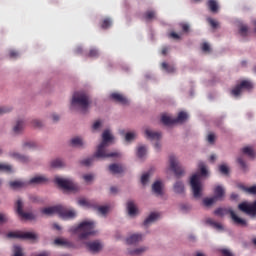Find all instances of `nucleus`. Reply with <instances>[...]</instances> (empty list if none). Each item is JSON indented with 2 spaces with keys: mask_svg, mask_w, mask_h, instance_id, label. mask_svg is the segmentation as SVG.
<instances>
[{
  "mask_svg": "<svg viewBox=\"0 0 256 256\" xmlns=\"http://www.w3.org/2000/svg\"><path fill=\"white\" fill-rule=\"evenodd\" d=\"M68 231L71 235H77L80 241L89 239V237L99 233L97 231V221L89 218L80 221L77 225L71 226Z\"/></svg>",
  "mask_w": 256,
  "mask_h": 256,
  "instance_id": "f257e3e1",
  "label": "nucleus"
},
{
  "mask_svg": "<svg viewBox=\"0 0 256 256\" xmlns=\"http://www.w3.org/2000/svg\"><path fill=\"white\" fill-rule=\"evenodd\" d=\"M200 173H195L190 177V187L192 189L193 197L201 199L203 197V183L201 177H209V169L203 162L198 164Z\"/></svg>",
  "mask_w": 256,
  "mask_h": 256,
  "instance_id": "f03ea898",
  "label": "nucleus"
},
{
  "mask_svg": "<svg viewBox=\"0 0 256 256\" xmlns=\"http://www.w3.org/2000/svg\"><path fill=\"white\" fill-rule=\"evenodd\" d=\"M91 105V100L86 92L78 91L75 92L70 101L69 109L70 111H80V113H85Z\"/></svg>",
  "mask_w": 256,
  "mask_h": 256,
  "instance_id": "7ed1b4c3",
  "label": "nucleus"
},
{
  "mask_svg": "<svg viewBox=\"0 0 256 256\" xmlns=\"http://www.w3.org/2000/svg\"><path fill=\"white\" fill-rule=\"evenodd\" d=\"M54 181L58 187H61L65 191H69L70 193L81 192V185L75 182L73 178L56 176Z\"/></svg>",
  "mask_w": 256,
  "mask_h": 256,
  "instance_id": "20e7f679",
  "label": "nucleus"
},
{
  "mask_svg": "<svg viewBox=\"0 0 256 256\" xmlns=\"http://www.w3.org/2000/svg\"><path fill=\"white\" fill-rule=\"evenodd\" d=\"M109 146H106L105 144H98L96 147V150L94 152V157L96 160H103V159H109V157H121V152L119 151H109L107 148Z\"/></svg>",
  "mask_w": 256,
  "mask_h": 256,
  "instance_id": "39448f33",
  "label": "nucleus"
},
{
  "mask_svg": "<svg viewBox=\"0 0 256 256\" xmlns=\"http://www.w3.org/2000/svg\"><path fill=\"white\" fill-rule=\"evenodd\" d=\"M8 239H28V241H37L39 235L34 231H15L7 234Z\"/></svg>",
  "mask_w": 256,
  "mask_h": 256,
  "instance_id": "423d86ee",
  "label": "nucleus"
},
{
  "mask_svg": "<svg viewBox=\"0 0 256 256\" xmlns=\"http://www.w3.org/2000/svg\"><path fill=\"white\" fill-rule=\"evenodd\" d=\"M254 85L253 82L249 80H243L240 82V84L236 85L235 88L232 89L231 95L232 97H241L245 91H251L253 89Z\"/></svg>",
  "mask_w": 256,
  "mask_h": 256,
  "instance_id": "0eeeda50",
  "label": "nucleus"
},
{
  "mask_svg": "<svg viewBox=\"0 0 256 256\" xmlns=\"http://www.w3.org/2000/svg\"><path fill=\"white\" fill-rule=\"evenodd\" d=\"M168 161H169L171 171H173V173L177 177H179V176L183 175V173H185L183 166H181V162H179V156H177L175 154H171L168 158Z\"/></svg>",
  "mask_w": 256,
  "mask_h": 256,
  "instance_id": "6e6552de",
  "label": "nucleus"
},
{
  "mask_svg": "<svg viewBox=\"0 0 256 256\" xmlns=\"http://www.w3.org/2000/svg\"><path fill=\"white\" fill-rule=\"evenodd\" d=\"M144 241H145V233L143 232L130 233L124 239L125 245H139V243H143Z\"/></svg>",
  "mask_w": 256,
  "mask_h": 256,
  "instance_id": "1a4fd4ad",
  "label": "nucleus"
},
{
  "mask_svg": "<svg viewBox=\"0 0 256 256\" xmlns=\"http://www.w3.org/2000/svg\"><path fill=\"white\" fill-rule=\"evenodd\" d=\"M149 251V246L147 245H138L135 247H127L124 250V255L126 256H142Z\"/></svg>",
  "mask_w": 256,
  "mask_h": 256,
  "instance_id": "9d476101",
  "label": "nucleus"
},
{
  "mask_svg": "<svg viewBox=\"0 0 256 256\" xmlns=\"http://www.w3.org/2000/svg\"><path fill=\"white\" fill-rule=\"evenodd\" d=\"M16 211L20 219H23L24 221H33V219H35V215L33 213L23 211V200L21 199L16 201Z\"/></svg>",
  "mask_w": 256,
  "mask_h": 256,
  "instance_id": "9b49d317",
  "label": "nucleus"
},
{
  "mask_svg": "<svg viewBox=\"0 0 256 256\" xmlns=\"http://www.w3.org/2000/svg\"><path fill=\"white\" fill-rule=\"evenodd\" d=\"M238 209L240 211H243V213H246V215H250V217H255L256 215V201L249 203V202H243L238 205Z\"/></svg>",
  "mask_w": 256,
  "mask_h": 256,
  "instance_id": "f8f14e48",
  "label": "nucleus"
},
{
  "mask_svg": "<svg viewBox=\"0 0 256 256\" xmlns=\"http://www.w3.org/2000/svg\"><path fill=\"white\" fill-rule=\"evenodd\" d=\"M147 153H149V147L145 144H139L136 147L135 155L138 161H145L147 159Z\"/></svg>",
  "mask_w": 256,
  "mask_h": 256,
  "instance_id": "ddd939ff",
  "label": "nucleus"
},
{
  "mask_svg": "<svg viewBox=\"0 0 256 256\" xmlns=\"http://www.w3.org/2000/svg\"><path fill=\"white\" fill-rule=\"evenodd\" d=\"M126 211L129 217H131L132 219L139 215V208L137 207V204L133 200H128L126 202Z\"/></svg>",
  "mask_w": 256,
  "mask_h": 256,
  "instance_id": "4468645a",
  "label": "nucleus"
},
{
  "mask_svg": "<svg viewBox=\"0 0 256 256\" xmlns=\"http://www.w3.org/2000/svg\"><path fill=\"white\" fill-rule=\"evenodd\" d=\"M85 246L91 253H99V251L103 250V242L99 240L85 242Z\"/></svg>",
  "mask_w": 256,
  "mask_h": 256,
  "instance_id": "2eb2a0df",
  "label": "nucleus"
},
{
  "mask_svg": "<svg viewBox=\"0 0 256 256\" xmlns=\"http://www.w3.org/2000/svg\"><path fill=\"white\" fill-rule=\"evenodd\" d=\"M70 147H76V149H85L87 142L81 136H74L69 140Z\"/></svg>",
  "mask_w": 256,
  "mask_h": 256,
  "instance_id": "dca6fc26",
  "label": "nucleus"
},
{
  "mask_svg": "<svg viewBox=\"0 0 256 256\" xmlns=\"http://www.w3.org/2000/svg\"><path fill=\"white\" fill-rule=\"evenodd\" d=\"M152 193L156 197H163L165 193V184H163V181L157 180L152 184Z\"/></svg>",
  "mask_w": 256,
  "mask_h": 256,
  "instance_id": "f3484780",
  "label": "nucleus"
},
{
  "mask_svg": "<svg viewBox=\"0 0 256 256\" xmlns=\"http://www.w3.org/2000/svg\"><path fill=\"white\" fill-rule=\"evenodd\" d=\"M144 135L146 139H149L150 141H161L163 137L161 132L151 130V128H145Z\"/></svg>",
  "mask_w": 256,
  "mask_h": 256,
  "instance_id": "a211bd4d",
  "label": "nucleus"
},
{
  "mask_svg": "<svg viewBox=\"0 0 256 256\" xmlns=\"http://www.w3.org/2000/svg\"><path fill=\"white\" fill-rule=\"evenodd\" d=\"M114 141L115 136L113 135V132H111V130L109 129L104 130V132L102 133V142H100V144L109 147L111 143H114Z\"/></svg>",
  "mask_w": 256,
  "mask_h": 256,
  "instance_id": "6ab92c4d",
  "label": "nucleus"
},
{
  "mask_svg": "<svg viewBox=\"0 0 256 256\" xmlns=\"http://www.w3.org/2000/svg\"><path fill=\"white\" fill-rule=\"evenodd\" d=\"M60 217L62 219H75L77 217V210L73 208L65 209L61 206Z\"/></svg>",
  "mask_w": 256,
  "mask_h": 256,
  "instance_id": "aec40b11",
  "label": "nucleus"
},
{
  "mask_svg": "<svg viewBox=\"0 0 256 256\" xmlns=\"http://www.w3.org/2000/svg\"><path fill=\"white\" fill-rule=\"evenodd\" d=\"M159 219H161V213L152 212L146 217V219L143 222V225L144 227H150V225H153V223L159 221Z\"/></svg>",
  "mask_w": 256,
  "mask_h": 256,
  "instance_id": "412c9836",
  "label": "nucleus"
},
{
  "mask_svg": "<svg viewBox=\"0 0 256 256\" xmlns=\"http://www.w3.org/2000/svg\"><path fill=\"white\" fill-rule=\"evenodd\" d=\"M49 181V178L45 175H35L29 179L28 185H43Z\"/></svg>",
  "mask_w": 256,
  "mask_h": 256,
  "instance_id": "4be33fe9",
  "label": "nucleus"
},
{
  "mask_svg": "<svg viewBox=\"0 0 256 256\" xmlns=\"http://www.w3.org/2000/svg\"><path fill=\"white\" fill-rule=\"evenodd\" d=\"M41 213L43 215H47V216H51V215H59L61 213V205H57V206H50V207H46V208H42L41 209Z\"/></svg>",
  "mask_w": 256,
  "mask_h": 256,
  "instance_id": "5701e85b",
  "label": "nucleus"
},
{
  "mask_svg": "<svg viewBox=\"0 0 256 256\" xmlns=\"http://www.w3.org/2000/svg\"><path fill=\"white\" fill-rule=\"evenodd\" d=\"M8 185L12 191H20V189H25V187H27L28 182L23 180H12L8 183Z\"/></svg>",
  "mask_w": 256,
  "mask_h": 256,
  "instance_id": "b1692460",
  "label": "nucleus"
},
{
  "mask_svg": "<svg viewBox=\"0 0 256 256\" xmlns=\"http://www.w3.org/2000/svg\"><path fill=\"white\" fill-rule=\"evenodd\" d=\"M24 129H25V120L18 119L16 120V122L12 127V133L13 135H21Z\"/></svg>",
  "mask_w": 256,
  "mask_h": 256,
  "instance_id": "393cba45",
  "label": "nucleus"
},
{
  "mask_svg": "<svg viewBox=\"0 0 256 256\" xmlns=\"http://www.w3.org/2000/svg\"><path fill=\"white\" fill-rule=\"evenodd\" d=\"M229 213L234 225H238L239 227H247V220L239 217L233 210H230Z\"/></svg>",
  "mask_w": 256,
  "mask_h": 256,
  "instance_id": "a878e982",
  "label": "nucleus"
},
{
  "mask_svg": "<svg viewBox=\"0 0 256 256\" xmlns=\"http://www.w3.org/2000/svg\"><path fill=\"white\" fill-rule=\"evenodd\" d=\"M172 189L176 195H185V184L181 180L176 181Z\"/></svg>",
  "mask_w": 256,
  "mask_h": 256,
  "instance_id": "bb28decb",
  "label": "nucleus"
},
{
  "mask_svg": "<svg viewBox=\"0 0 256 256\" xmlns=\"http://www.w3.org/2000/svg\"><path fill=\"white\" fill-rule=\"evenodd\" d=\"M111 99L117 101L118 103H121V105H127V103H129V99H127V97H125L123 94L119 92L112 93Z\"/></svg>",
  "mask_w": 256,
  "mask_h": 256,
  "instance_id": "cd10ccee",
  "label": "nucleus"
},
{
  "mask_svg": "<svg viewBox=\"0 0 256 256\" xmlns=\"http://www.w3.org/2000/svg\"><path fill=\"white\" fill-rule=\"evenodd\" d=\"M50 166L54 169H63L67 167V163H65V160L61 158H56L50 162Z\"/></svg>",
  "mask_w": 256,
  "mask_h": 256,
  "instance_id": "c85d7f7f",
  "label": "nucleus"
},
{
  "mask_svg": "<svg viewBox=\"0 0 256 256\" xmlns=\"http://www.w3.org/2000/svg\"><path fill=\"white\" fill-rule=\"evenodd\" d=\"M214 197L221 201L225 197V188L222 185H218L214 188Z\"/></svg>",
  "mask_w": 256,
  "mask_h": 256,
  "instance_id": "c756f323",
  "label": "nucleus"
},
{
  "mask_svg": "<svg viewBox=\"0 0 256 256\" xmlns=\"http://www.w3.org/2000/svg\"><path fill=\"white\" fill-rule=\"evenodd\" d=\"M37 147H38L37 142L33 140H25L22 142V149L33 150V149H37Z\"/></svg>",
  "mask_w": 256,
  "mask_h": 256,
  "instance_id": "7c9ffc66",
  "label": "nucleus"
},
{
  "mask_svg": "<svg viewBox=\"0 0 256 256\" xmlns=\"http://www.w3.org/2000/svg\"><path fill=\"white\" fill-rule=\"evenodd\" d=\"M206 224L213 227V229H216V231H223V225L219 222H215L212 218H207Z\"/></svg>",
  "mask_w": 256,
  "mask_h": 256,
  "instance_id": "2f4dec72",
  "label": "nucleus"
},
{
  "mask_svg": "<svg viewBox=\"0 0 256 256\" xmlns=\"http://www.w3.org/2000/svg\"><path fill=\"white\" fill-rule=\"evenodd\" d=\"M110 173H113L114 175H117L119 173H123V166L121 164H111L109 167H108Z\"/></svg>",
  "mask_w": 256,
  "mask_h": 256,
  "instance_id": "473e14b6",
  "label": "nucleus"
},
{
  "mask_svg": "<svg viewBox=\"0 0 256 256\" xmlns=\"http://www.w3.org/2000/svg\"><path fill=\"white\" fill-rule=\"evenodd\" d=\"M0 172L15 173V168L11 164L0 162Z\"/></svg>",
  "mask_w": 256,
  "mask_h": 256,
  "instance_id": "72a5a7b5",
  "label": "nucleus"
},
{
  "mask_svg": "<svg viewBox=\"0 0 256 256\" xmlns=\"http://www.w3.org/2000/svg\"><path fill=\"white\" fill-rule=\"evenodd\" d=\"M238 189H241V191H244V193H247L248 195H256V186L246 187L243 184H239Z\"/></svg>",
  "mask_w": 256,
  "mask_h": 256,
  "instance_id": "f704fd0d",
  "label": "nucleus"
},
{
  "mask_svg": "<svg viewBox=\"0 0 256 256\" xmlns=\"http://www.w3.org/2000/svg\"><path fill=\"white\" fill-rule=\"evenodd\" d=\"M161 121L164 125H175L176 123L175 118L171 117L168 114H163L161 116Z\"/></svg>",
  "mask_w": 256,
  "mask_h": 256,
  "instance_id": "c9c22d12",
  "label": "nucleus"
},
{
  "mask_svg": "<svg viewBox=\"0 0 256 256\" xmlns=\"http://www.w3.org/2000/svg\"><path fill=\"white\" fill-rule=\"evenodd\" d=\"M101 129H103V121L95 120L91 126L92 133H99V131H101Z\"/></svg>",
  "mask_w": 256,
  "mask_h": 256,
  "instance_id": "e433bc0d",
  "label": "nucleus"
},
{
  "mask_svg": "<svg viewBox=\"0 0 256 256\" xmlns=\"http://www.w3.org/2000/svg\"><path fill=\"white\" fill-rule=\"evenodd\" d=\"M138 137V134L136 131H129L125 134V141L127 143H133Z\"/></svg>",
  "mask_w": 256,
  "mask_h": 256,
  "instance_id": "4c0bfd02",
  "label": "nucleus"
},
{
  "mask_svg": "<svg viewBox=\"0 0 256 256\" xmlns=\"http://www.w3.org/2000/svg\"><path fill=\"white\" fill-rule=\"evenodd\" d=\"M95 161H97V158L93 155L92 157L81 160L80 165H83L84 167H91Z\"/></svg>",
  "mask_w": 256,
  "mask_h": 256,
  "instance_id": "58836bf2",
  "label": "nucleus"
},
{
  "mask_svg": "<svg viewBox=\"0 0 256 256\" xmlns=\"http://www.w3.org/2000/svg\"><path fill=\"white\" fill-rule=\"evenodd\" d=\"M96 211H98L99 215H107V213H109V211H111V206L110 205H102V206H98L96 208Z\"/></svg>",
  "mask_w": 256,
  "mask_h": 256,
  "instance_id": "ea45409f",
  "label": "nucleus"
},
{
  "mask_svg": "<svg viewBox=\"0 0 256 256\" xmlns=\"http://www.w3.org/2000/svg\"><path fill=\"white\" fill-rule=\"evenodd\" d=\"M187 119H189V114H187V112L182 111L178 114V117L175 118V121L176 123H185Z\"/></svg>",
  "mask_w": 256,
  "mask_h": 256,
  "instance_id": "a19ab883",
  "label": "nucleus"
},
{
  "mask_svg": "<svg viewBox=\"0 0 256 256\" xmlns=\"http://www.w3.org/2000/svg\"><path fill=\"white\" fill-rule=\"evenodd\" d=\"M238 29H239V34L242 37H246V35H248V33H249V28L247 27V25H245L241 22L238 24Z\"/></svg>",
  "mask_w": 256,
  "mask_h": 256,
  "instance_id": "79ce46f5",
  "label": "nucleus"
},
{
  "mask_svg": "<svg viewBox=\"0 0 256 256\" xmlns=\"http://www.w3.org/2000/svg\"><path fill=\"white\" fill-rule=\"evenodd\" d=\"M151 179V173L150 172H145L141 176V184L143 187H146V185H149V181Z\"/></svg>",
  "mask_w": 256,
  "mask_h": 256,
  "instance_id": "37998d69",
  "label": "nucleus"
},
{
  "mask_svg": "<svg viewBox=\"0 0 256 256\" xmlns=\"http://www.w3.org/2000/svg\"><path fill=\"white\" fill-rule=\"evenodd\" d=\"M208 7H209L210 11H212V13H217V11L219 9V4L215 0H209Z\"/></svg>",
  "mask_w": 256,
  "mask_h": 256,
  "instance_id": "c03bdc74",
  "label": "nucleus"
},
{
  "mask_svg": "<svg viewBox=\"0 0 256 256\" xmlns=\"http://www.w3.org/2000/svg\"><path fill=\"white\" fill-rule=\"evenodd\" d=\"M12 256H23V248L19 245H14L12 248Z\"/></svg>",
  "mask_w": 256,
  "mask_h": 256,
  "instance_id": "a18cd8bd",
  "label": "nucleus"
},
{
  "mask_svg": "<svg viewBox=\"0 0 256 256\" xmlns=\"http://www.w3.org/2000/svg\"><path fill=\"white\" fill-rule=\"evenodd\" d=\"M242 152L244 153V155H247L248 157H255V151L250 146L242 148Z\"/></svg>",
  "mask_w": 256,
  "mask_h": 256,
  "instance_id": "49530a36",
  "label": "nucleus"
},
{
  "mask_svg": "<svg viewBox=\"0 0 256 256\" xmlns=\"http://www.w3.org/2000/svg\"><path fill=\"white\" fill-rule=\"evenodd\" d=\"M11 111H13V106H0V117L11 113Z\"/></svg>",
  "mask_w": 256,
  "mask_h": 256,
  "instance_id": "de8ad7c7",
  "label": "nucleus"
},
{
  "mask_svg": "<svg viewBox=\"0 0 256 256\" xmlns=\"http://www.w3.org/2000/svg\"><path fill=\"white\" fill-rule=\"evenodd\" d=\"M8 157H10V159H14L15 161H19V158L21 157V153L15 150H11L8 152Z\"/></svg>",
  "mask_w": 256,
  "mask_h": 256,
  "instance_id": "09e8293b",
  "label": "nucleus"
},
{
  "mask_svg": "<svg viewBox=\"0 0 256 256\" xmlns=\"http://www.w3.org/2000/svg\"><path fill=\"white\" fill-rule=\"evenodd\" d=\"M217 199L213 196V197H210V198H205L203 200V204L206 206V207H211V205H213L214 203H217Z\"/></svg>",
  "mask_w": 256,
  "mask_h": 256,
  "instance_id": "8fccbe9b",
  "label": "nucleus"
},
{
  "mask_svg": "<svg viewBox=\"0 0 256 256\" xmlns=\"http://www.w3.org/2000/svg\"><path fill=\"white\" fill-rule=\"evenodd\" d=\"M162 69H163V71H166V73H174L175 66H171L164 62V63H162Z\"/></svg>",
  "mask_w": 256,
  "mask_h": 256,
  "instance_id": "3c124183",
  "label": "nucleus"
},
{
  "mask_svg": "<svg viewBox=\"0 0 256 256\" xmlns=\"http://www.w3.org/2000/svg\"><path fill=\"white\" fill-rule=\"evenodd\" d=\"M82 179H84L85 183H93V181H95V175L94 174H84L82 176Z\"/></svg>",
  "mask_w": 256,
  "mask_h": 256,
  "instance_id": "603ef678",
  "label": "nucleus"
},
{
  "mask_svg": "<svg viewBox=\"0 0 256 256\" xmlns=\"http://www.w3.org/2000/svg\"><path fill=\"white\" fill-rule=\"evenodd\" d=\"M219 171L222 175H229V165L221 164L219 166Z\"/></svg>",
  "mask_w": 256,
  "mask_h": 256,
  "instance_id": "864d4df0",
  "label": "nucleus"
},
{
  "mask_svg": "<svg viewBox=\"0 0 256 256\" xmlns=\"http://www.w3.org/2000/svg\"><path fill=\"white\" fill-rule=\"evenodd\" d=\"M19 163H30L31 162V157L25 155V154H20V158L18 159Z\"/></svg>",
  "mask_w": 256,
  "mask_h": 256,
  "instance_id": "5fc2aeb1",
  "label": "nucleus"
},
{
  "mask_svg": "<svg viewBox=\"0 0 256 256\" xmlns=\"http://www.w3.org/2000/svg\"><path fill=\"white\" fill-rule=\"evenodd\" d=\"M112 24L113 22L111 21V19L106 18L102 22V29H109V27H111Z\"/></svg>",
  "mask_w": 256,
  "mask_h": 256,
  "instance_id": "6e6d98bb",
  "label": "nucleus"
},
{
  "mask_svg": "<svg viewBox=\"0 0 256 256\" xmlns=\"http://www.w3.org/2000/svg\"><path fill=\"white\" fill-rule=\"evenodd\" d=\"M201 48L203 53H211V45H209V43L207 42L202 43Z\"/></svg>",
  "mask_w": 256,
  "mask_h": 256,
  "instance_id": "4d7b16f0",
  "label": "nucleus"
},
{
  "mask_svg": "<svg viewBox=\"0 0 256 256\" xmlns=\"http://www.w3.org/2000/svg\"><path fill=\"white\" fill-rule=\"evenodd\" d=\"M49 119H51V121H53L54 123H57V121L61 119V116L58 113L54 112L49 115Z\"/></svg>",
  "mask_w": 256,
  "mask_h": 256,
  "instance_id": "13d9d810",
  "label": "nucleus"
},
{
  "mask_svg": "<svg viewBox=\"0 0 256 256\" xmlns=\"http://www.w3.org/2000/svg\"><path fill=\"white\" fill-rule=\"evenodd\" d=\"M214 213L218 215V217H223V215L227 214V210L225 208H218L214 211Z\"/></svg>",
  "mask_w": 256,
  "mask_h": 256,
  "instance_id": "bf43d9fd",
  "label": "nucleus"
},
{
  "mask_svg": "<svg viewBox=\"0 0 256 256\" xmlns=\"http://www.w3.org/2000/svg\"><path fill=\"white\" fill-rule=\"evenodd\" d=\"M31 125L32 127L39 128V127H43V122L39 119H34L31 121Z\"/></svg>",
  "mask_w": 256,
  "mask_h": 256,
  "instance_id": "052dcab7",
  "label": "nucleus"
},
{
  "mask_svg": "<svg viewBox=\"0 0 256 256\" xmlns=\"http://www.w3.org/2000/svg\"><path fill=\"white\" fill-rule=\"evenodd\" d=\"M207 21L211 25V27H213V29H217V27H219V22L217 20L208 18Z\"/></svg>",
  "mask_w": 256,
  "mask_h": 256,
  "instance_id": "680f3d73",
  "label": "nucleus"
},
{
  "mask_svg": "<svg viewBox=\"0 0 256 256\" xmlns=\"http://www.w3.org/2000/svg\"><path fill=\"white\" fill-rule=\"evenodd\" d=\"M55 245H67L68 242L65 238H57L54 240Z\"/></svg>",
  "mask_w": 256,
  "mask_h": 256,
  "instance_id": "e2e57ef3",
  "label": "nucleus"
},
{
  "mask_svg": "<svg viewBox=\"0 0 256 256\" xmlns=\"http://www.w3.org/2000/svg\"><path fill=\"white\" fill-rule=\"evenodd\" d=\"M78 205H80V207H89V201L85 198H81L78 200Z\"/></svg>",
  "mask_w": 256,
  "mask_h": 256,
  "instance_id": "0e129e2a",
  "label": "nucleus"
},
{
  "mask_svg": "<svg viewBox=\"0 0 256 256\" xmlns=\"http://www.w3.org/2000/svg\"><path fill=\"white\" fill-rule=\"evenodd\" d=\"M9 221V217L5 213H0V224L7 223Z\"/></svg>",
  "mask_w": 256,
  "mask_h": 256,
  "instance_id": "69168bd1",
  "label": "nucleus"
},
{
  "mask_svg": "<svg viewBox=\"0 0 256 256\" xmlns=\"http://www.w3.org/2000/svg\"><path fill=\"white\" fill-rule=\"evenodd\" d=\"M216 136L214 133H209L207 135V141L208 143H215Z\"/></svg>",
  "mask_w": 256,
  "mask_h": 256,
  "instance_id": "338daca9",
  "label": "nucleus"
},
{
  "mask_svg": "<svg viewBox=\"0 0 256 256\" xmlns=\"http://www.w3.org/2000/svg\"><path fill=\"white\" fill-rule=\"evenodd\" d=\"M221 253L223 256H235V255H233V252H231V250H229L227 248L222 249Z\"/></svg>",
  "mask_w": 256,
  "mask_h": 256,
  "instance_id": "774afa93",
  "label": "nucleus"
}]
</instances>
